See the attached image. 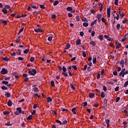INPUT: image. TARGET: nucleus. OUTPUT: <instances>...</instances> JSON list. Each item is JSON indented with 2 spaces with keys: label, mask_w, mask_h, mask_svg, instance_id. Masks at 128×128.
<instances>
[{
  "label": "nucleus",
  "mask_w": 128,
  "mask_h": 128,
  "mask_svg": "<svg viewBox=\"0 0 128 128\" xmlns=\"http://www.w3.org/2000/svg\"><path fill=\"white\" fill-rule=\"evenodd\" d=\"M28 73L32 76H34L36 74V69L30 68L28 70Z\"/></svg>",
  "instance_id": "f257e3e1"
},
{
  "label": "nucleus",
  "mask_w": 128,
  "mask_h": 128,
  "mask_svg": "<svg viewBox=\"0 0 128 128\" xmlns=\"http://www.w3.org/2000/svg\"><path fill=\"white\" fill-rule=\"evenodd\" d=\"M0 74H7L8 72V71L7 70H6V68H2V70L0 71Z\"/></svg>",
  "instance_id": "f03ea898"
},
{
  "label": "nucleus",
  "mask_w": 128,
  "mask_h": 128,
  "mask_svg": "<svg viewBox=\"0 0 128 128\" xmlns=\"http://www.w3.org/2000/svg\"><path fill=\"white\" fill-rule=\"evenodd\" d=\"M107 16L108 18L110 17V6L107 9Z\"/></svg>",
  "instance_id": "7ed1b4c3"
},
{
  "label": "nucleus",
  "mask_w": 128,
  "mask_h": 128,
  "mask_svg": "<svg viewBox=\"0 0 128 128\" xmlns=\"http://www.w3.org/2000/svg\"><path fill=\"white\" fill-rule=\"evenodd\" d=\"M2 84H6V86H12L11 84H8V81L3 80V81H2Z\"/></svg>",
  "instance_id": "20e7f679"
},
{
  "label": "nucleus",
  "mask_w": 128,
  "mask_h": 128,
  "mask_svg": "<svg viewBox=\"0 0 128 128\" xmlns=\"http://www.w3.org/2000/svg\"><path fill=\"white\" fill-rule=\"evenodd\" d=\"M8 106H12V100H8Z\"/></svg>",
  "instance_id": "39448f33"
},
{
  "label": "nucleus",
  "mask_w": 128,
  "mask_h": 128,
  "mask_svg": "<svg viewBox=\"0 0 128 128\" xmlns=\"http://www.w3.org/2000/svg\"><path fill=\"white\" fill-rule=\"evenodd\" d=\"M90 44L92 46H94L96 44V43L94 41L92 40L91 42H90Z\"/></svg>",
  "instance_id": "423d86ee"
},
{
  "label": "nucleus",
  "mask_w": 128,
  "mask_h": 128,
  "mask_svg": "<svg viewBox=\"0 0 128 128\" xmlns=\"http://www.w3.org/2000/svg\"><path fill=\"white\" fill-rule=\"evenodd\" d=\"M110 120H106V123L107 124V127L109 128L110 126Z\"/></svg>",
  "instance_id": "0eeeda50"
},
{
  "label": "nucleus",
  "mask_w": 128,
  "mask_h": 128,
  "mask_svg": "<svg viewBox=\"0 0 128 128\" xmlns=\"http://www.w3.org/2000/svg\"><path fill=\"white\" fill-rule=\"evenodd\" d=\"M2 23H3L4 25H7L8 24V22L6 20H0Z\"/></svg>",
  "instance_id": "6e6552de"
},
{
  "label": "nucleus",
  "mask_w": 128,
  "mask_h": 128,
  "mask_svg": "<svg viewBox=\"0 0 128 128\" xmlns=\"http://www.w3.org/2000/svg\"><path fill=\"white\" fill-rule=\"evenodd\" d=\"M81 44V40L80 39H78L76 42V45H80Z\"/></svg>",
  "instance_id": "1a4fd4ad"
},
{
  "label": "nucleus",
  "mask_w": 128,
  "mask_h": 128,
  "mask_svg": "<svg viewBox=\"0 0 128 128\" xmlns=\"http://www.w3.org/2000/svg\"><path fill=\"white\" fill-rule=\"evenodd\" d=\"M95 96V94L94 93H90L89 94V97L91 98H93Z\"/></svg>",
  "instance_id": "9d476101"
},
{
  "label": "nucleus",
  "mask_w": 128,
  "mask_h": 128,
  "mask_svg": "<svg viewBox=\"0 0 128 128\" xmlns=\"http://www.w3.org/2000/svg\"><path fill=\"white\" fill-rule=\"evenodd\" d=\"M2 60L5 62H8V60H10V58H8L7 57L6 58H2Z\"/></svg>",
  "instance_id": "9b49d317"
},
{
  "label": "nucleus",
  "mask_w": 128,
  "mask_h": 128,
  "mask_svg": "<svg viewBox=\"0 0 128 128\" xmlns=\"http://www.w3.org/2000/svg\"><path fill=\"white\" fill-rule=\"evenodd\" d=\"M72 112L74 114H76V108H74L72 109Z\"/></svg>",
  "instance_id": "f8f14e48"
},
{
  "label": "nucleus",
  "mask_w": 128,
  "mask_h": 128,
  "mask_svg": "<svg viewBox=\"0 0 128 128\" xmlns=\"http://www.w3.org/2000/svg\"><path fill=\"white\" fill-rule=\"evenodd\" d=\"M116 46H119V47H121L122 45L121 44L118 42V40H116Z\"/></svg>",
  "instance_id": "ddd939ff"
},
{
  "label": "nucleus",
  "mask_w": 128,
  "mask_h": 128,
  "mask_svg": "<svg viewBox=\"0 0 128 128\" xmlns=\"http://www.w3.org/2000/svg\"><path fill=\"white\" fill-rule=\"evenodd\" d=\"M128 74V70H126L122 74V78H124V75H126Z\"/></svg>",
  "instance_id": "4468645a"
},
{
  "label": "nucleus",
  "mask_w": 128,
  "mask_h": 128,
  "mask_svg": "<svg viewBox=\"0 0 128 128\" xmlns=\"http://www.w3.org/2000/svg\"><path fill=\"white\" fill-rule=\"evenodd\" d=\"M125 70H126V68H123L119 74L120 76H122V74L125 72Z\"/></svg>",
  "instance_id": "2eb2a0df"
},
{
  "label": "nucleus",
  "mask_w": 128,
  "mask_h": 128,
  "mask_svg": "<svg viewBox=\"0 0 128 128\" xmlns=\"http://www.w3.org/2000/svg\"><path fill=\"white\" fill-rule=\"evenodd\" d=\"M66 10H67L68 11V12H71V11L72 10V7H70V6H68V8H66Z\"/></svg>",
  "instance_id": "dca6fc26"
},
{
  "label": "nucleus",
  "mask_w": 128,
  "mask_h": 128,
  "mask_svg": "<svg viewBox=\"0 0 128 128\" xmlns=\"http://www.w3.org/2000/svg\"><path fill=\"white\" fill-rule=\"evenodd\" d=\"M16 110L18 111L19 112V113H22V108H16Z\"/></svg>",
  "instance_id": "f3484780"
},
{
  "label": "nucleus",
  "mask_w": 128,
  "mask_h": 128,
  "mask_svg": "<svg viewBox=\"0 0 128 128\" xmlns=\"http://www.w3.org/2000/svg\"><path fill=\"white\" fill-rule=\"evenodd\" d=\"M100 12H102L103 9V4H102V3H100Z\"/></svg>",
  "instance_id": "a211bd4d"
},
{
  "label": "nucleus",
  "mask_w": 128,
  "mask_h": 128,
  "mask_svg": "<svg viewBox=\"0 0 128 128\" xmlns=\"http://www.w3.org/2000/svg\"><path fill=\"white\" fill-rule=\"evenodd\" d=\"M52 102V98H51L50 97H48V98H47V102Z\"/></svg>",
  "instance_id": "6ab92c4d"
},
{
  "label": "nucleus",
  "mask_w": 128,
  "mask_h": 128,
  "mask_svg": "<svg viewBox=\"0 0 128 128\" xmlns=\"http://www.w3.org/2000/svg\"><path fill=\"white\" fill-rule=\"evenodd\" d=\"M70 46V44L69 43L66 44V50H68Z\"/></svg>",
  "instance_id": "aec40b11"
},
{
  "label": "nucleus",
  "mask_w": 128,
  "mask_h": 128,
  "mask_svg": "<svg viewBox=\"0 0 128 128\" xmlns=\"http://www.w3.org/2000/svg\"><path fill=\"white\" fill-rule=\"evenodd\" d=\"M5 126H12V124H10V122L9 121L8 123L5 124Z\"/></svg>",
  "instance_id": "412c9836"
},
{
  "label": "nucleus",
  "mask_w": 128,
  "mask_h": 128,
  "mask_svg": "<svg viewBox=\"0 0 128 128\" xmlns=\"http://www.w3.org/2000/svg\"><path fill=\"white\" fill-rule=\"evenodd\" d=\"M2 12L4 14H8V10H6V8H4L2 10Z\"/></svg>",
  "instance_id": "4be33fe9"
},
{
  "label": "nucleus",
  "mask_w": 128,
  "mask_h": 128,
  "mask_svg": "<svg viewBox=\"0 0 128 128\" xmlns=\"http://www.w3.org/2000/svg\"><path fill=\"white\" fill-rule=\"evenodd\" d=\"M58 4H59V2H58V0H56L55 1V2H54V6H56L58 5Z\"/></svg>",
  "instance_id": "5701e85b"
},
{
  "label": "nucleus",
  "mask_w": 128,
  "mask_h": 128,
  "mask_svg": "<svg viewBox=\"0 0 128 128\" xmlns=\"http://www.w3.org/2000/svg\"><path fill=\"white\" fill-rule=\"evenodd\" d=\"M34 92H39V90H38V88H34Z\"/></svg>",
  "instance_id": "b1692460"
},
{
  "label": "nucleus",
  "mask_w": 128,
  "mask_h": 128,
  "mask_svg": "<svg viewBox=\"0 0 128 128\" xmlns=\"http://www.w3.org/2000/svg\"><path fill=\"white\" fill-rule=\"evenodd\" d=\"M104 103L106 104V106H107L108 100L106 98H104Z\"/></svg>",
  "instance_id": "393cba45"
},
{
  "label": "nucleus",
  "mask_w": 128,
  "mask_h": 128,
  "mask_svg": "<svg viewBox=\"0 0 128 128\" xmlns=\"http://www.w3.org/2000/svg\"><path fill=\"white\" fill-rule=\"evenodd\" d=\"M96 21H97V20H94V22H92L90 24L91 26H93L94 24H96Z\"/></svg>",
  "instance_id": "a878e982"
},
{
  "label": "nucleus",
  "mask_w": 128,
  "mask_h": 128,
  "mask_svg": "<svg viewBox=\"0 0 128 128\" xmlns=\"http://www.w3.org/2000/svg\"><path fill=\"white\" fill-rule=\"evenodd\" d=\"M5 95L6 96L7 98L10 97V92L6 93Z\"/></svg>",
  "instance_id": "bb28decb"
},
{
  "label": "nucleus",
  "mask_w": 128,
  "mask_h": 128,
  "mask_svg": "<svg viewBox=\"0 0 128 128\" xmlns=\"http://www.w3.org/2000/svg\"><path fill=\"white\" fill-rule=\"evenodd\" d=\"M1 88L3 90H8V87H6V86H4L1 87Z\"/></svg>",
  "instance_id": "cd10ccee"
},
{
  "label": "nucleus",
  "mask_w": 128,
  "mask_h": 128,
  "mask_svg": "<svg viewBox=\"0 0 128 128\" xmlns=\"http://www.w3.org/2000/svg\"><path fill=\"white\" fill-rule=\"evenodd\" d=\"M5 7L6 9H8L10 10V5H6Z\"/></svg>",
  "instance_id": "c85d7f7f"
},
{
  "label": "nucleus",
  "mask_w": 128,
  "mask_h": 128,
  "mask_svg": "<svg viewBox=\"0 0 128 128\" xmlns=\"http://www.w3.org/2000/svg\"><path fill=\"white\" fill-rule=\"evenodd\" d=\"M10 112H6V111L3 112V114L4 115H8V114H10Z\"/></svg>",
  "instance_id": "c756f323"
},
{
  "label": "nucleus",
  "mask_w": 128,
  "mask_h": 128,
  "mask_svg": "<svg viewBox=\"0 0 128 128\" xmlns=\"http://www.w3.org/2000/svg\"><path fill=\"white\" fill-rule=\"evenodd\" d=\"M102 17V15L100 14H98L97 16H96V18H101Z\"/></svg>",
  "instance_id": "7c9ffc66"
},
{
  "label": "nucleus",
  "mask_w": 128,
  "mask_h": 128,
  "mask_svg": "<svg viewBox=\"0 0 128 128\" xmlns=\"http://www.w3.org/2000/svg\"><path fill=\"white\" fill-rule=\"evenodd\" d=\"M101 97L102 98H104L105 97V94H104V92H102V94H101Z\"/></svg>",
  "instance_id": "2f4dec72"
},
{
  "label": "nucleus",
  "mask_w": 128,
  "mask_h": 128,
  "mask_svg": "<svg viewBox=\"0 0 128 128\" xmlns=\"http://www.w3.org/2000/svg\"><path fill=\"white\" fill-rule=\"evenodd\" d=\"M51 86H52V87H54V86H55V84H54V81H53V80H52V81H51Z\"/></svg>",
  "instance_id": "473e14b6"
},
{
  "label": "nucleus",
  "mask_w": 128,
  "mask_h": 128,
  "mask_svg": "<svg viewBox=\"0 0 128 128\" xmlns=\"http://www.w3.org/2000/svg\"><path fill=\"white\" fill-rule=\"evenodd\" d=\"M32 115H30L28 118H27V120H32Z\"/></svg>",
  "instance_id": "72a5a7b5"
},
{
  "label": "nucleus",
  "mask_w": 128,
  "mask_h": 128,
  "mask_svg": "<svg viewBox=\"0 0 128 128\" xmlns=\"http://www.w3.org/2000/svg\"><path fill=\"white\" fill-rule=\"evenodd\" d=\"M88 24L87 22H84L83 24V26H84V27H88Z\"/></svg>",
  "instance_id": "f704fd0d"
},
{
  "label": "nucleus",
  "mask_w": 128,
  "mask_h": 128,
  "mask_svg": "<svg viewBox=\"0 0 128 128\" xmlns=\"http://www.w3.org/2000/svg\"><path fill=\"white\" fill-rule=\"evenodd\" d=\"M56 122L58 123V124H60V125H62V123L61 122L60 120H56Z\"/></svg>",
  "instance_id": "c9c22d12"
},
{
  "label": "nucleus",
  "mask_w": 128,
  "mask_h": 128,
  "mask_svg": "<svg viewBox=\"0 0 128 128\" xmlns=\"http://www.w3.org/2000/svg\"><path fill=\"white\" fill-rule=\"evenodd\" d=\"M30 61L31 62H34V58L32 56V57L30 58Z\"/></svg>",
  "instance_id": "e433bc0d"
},
{
  "label": "nucleus",
  "mask_w": 128,
  "mask_h": 128,
  "mask_svg": "<svg viewBox=\"0 0 128 128\" xmlns=\"http://www.w3.org/2000/svg\"><path fill=\"white\" fill-rule=\"evenodd\" d=\"M29 49H26L24 50V53L25 54H27L28 53V52H29Z\"/></svg>",
  "instance_id": "4c0bfd02"
},
{
  "label": "nucleus",
  "mask_w": 128,
  "mask_h": 128,
  "mask_svg": "<svg viewBox=\"0 0 128 128\" xmlns=\"http://www.w3.org/2000/svg\"><path fill=\"white\" fill-rule=\"evenodd\" d=\"M126 39H127V38L126 37V36H124V38H123L122 40V42H125V41L126 40Z\"/></svg>",
  "instance_id": "58836bf2"
},
{
  "label": "nucleus",
  "mask_w": 128,
  "mask_h": 128,
  "mask_svg": "<svg viewBox=\"0 0 128 128\" xmlns=\"http://www.w3.org/2000/svg\"><path fill=\"white\" fill-rule=\"evenodd\" d=\"M82 22H88L87 19H86V18H83L82 19Z\"/></svg>",
  "instance_id": "ea45409f"
},
{
  "label": "nucleus",
  "mask_w": 128,
  "mask_h": 128,
  "mask_svg": "<svg viewBox=\"0 0 128 128\" xmlns=\"http://www.w3.org/2000/svg\"><path fill=\"white\" fill-rule=\"evenodd\" d=\"M70 88H71L73 90H74L75 89V87L72 84H70Z\"/></svg>",
  "instance_id": "a19ab883"
},
{
  "label": "nucleus",
  "mask_w": 128,
  "mask_h": 128,
  "mask_svg": "<svg viewBox=\"0 0 128 128\" xmlns=\"http://www.w3.org/2000/svg\"><path fill=\"white\" fill-rule=\"evenodd\" d=\"M92 62L94 64L96 63V58H93Z\"/></svg>",
  "instance_id": "79ce46f5"
},
{
  "label": "nucleus",
  "mask_w": 128,
  "mask_h": 128,
  "mask_svg": "<svg viewBox=\"0 0 128 128\" xmlns=\"http://www.w3.org/2000/svg\"><path fill=\"white\" fill-rule=\"evenodd\" d=\"M87 105L88 103L86 102H84L82 104V106L84 107L87 106Z\"/></svg>",
  "instance_id": "37998d69"
},
{
  "label": "nucleus",
  "mask_w": 128,
  "mask_h": 128,
  "mask_svg": "<svg viewBox=\"0 0 128 128\" xmlns=\"http://www.w3.org/2000/svg\"><path fill=\"white\" fill-rule=\"evenodd\" d=\"M99 38L100 40H104L103 36L102 35L100 36Z\"/></svg>",
  "instance_id": "c03bdc74"
},
{
  "label": "nucleus",
  "mask_w": 128,
  "mask_h": 128,
  "mask_svg": "<svg viewBox=\"0 0 128 128\" xmlns=\"http://www.w3.org/2000/svg\"><path fill=\"white\" fill-rule=\"evenodd\" d=\"M120 28V24H118L116 25V29L117 30H119Z\"/></svg>",
  "instance_id": "a18cd8bd"
},
{
  "label": "nucleus",
  "mask_w": 128,
  "mask_h": 128,
  "mask_svg": "<svg viewBox=\"0 0 128 128\" xmlns=\"http://www.w3.org/2000/svg\"><path fill=\"white\" fill-rule=\"evenodd\" d=\"M128 86V81H126V82H125L124 87V88H126V87Z\"/></svg>",
  "instance_id": "49530a36"
},
{
  "label": "nucleus",
  "mask_w": 128,
  "mask_h": 128,
  "mask_svg": "<svg viewBox=\"0 0 128 128\" xmlns=\"http://www.w3.org/2000/svg\"><path fill=\"white\" fill-rule=\"evenodd\" d=\"M72 68L74 69V70H76L77 69H78L76 66H72Z\"/></svg>",
  "instance_id": "de8ad7c7"
},
{
  "label": "nucleus",
  "mask_w": 128,
  "mask_h": 128,
  "mask_svg": "<svg viewBox=\"0 0 128 128\" xmlns=\"http://www.w3.org/2000/svg\"><path fill=\"white\" fill-rule=\"evenodd\" d=\"M62 70L64 72H65L66 71V68L64 66L62 67Z\"/></svg>",
  "instance_id": "09e8293b"
},
{
  "label": "nucleus",
  "mask_w": 128,
  "mask_h": 128,
  "mask_svg": "<svg viewBox=\"0 0 128 128\" xmlns=\"http://www.w3.org/2000/svg\"><path fill=\"white\" fill-rule=\"evenodd\" d=\"M90 12L91 14H94L96 13V12L94 10H90Z\"/></svg>",
  "instance_id": "8fccbe9b"
},
{
  "label": "nucleus",
  "mask_w": 128,
  "mask_h": 128,
  "mask_svg": "<svg viewBox=\"0 0 128 128\" xmlns=\"http://www.w3.org/2000/svg\"><path fill=\"white\" fill-rule=\"evenodd\" d=\"M61 110L64 112H68V110L67 109H64V108H62Z\"/></svg>",
  "instance_id": "3c124183"
},
{
  "label": "nucleus",
  "mask_w": 128,
  "mask_h": 128,
  "mask_svg": "<svg viewBox=\"0 0 128 128\" xmlns=\"http://www.w3.org/2000/svg\"><path fill=\"white\" fill-rule=\"evenodd\" d=\"M52 36H50V37H48V41H50V42L52 41Z\"/></svg>",
  "instance_id": "603ef678"
},
{
  "label": "nucleus",
  "mask_w": 128,
  "mask_h": 128,
  "mask_svg": "<svg viewBox=\"0 0 128 128\" xmlns=\"http://www.w3.org/2000/svg\"><path fill=\"white\" fill-rule=\"evenodd\" d=\"M76 20L78 21V22H79L80 20V16H76Z\"/></svg>",
  "instance_id": "864d4df0"
},
{
  "label": "nucleus",
  "mask_w": 128,
  "mask_h": 128,
  "mask_svg": "<svg viewBox=\"0 0 128 128\" xmlns=\"http://www.w3.org/2000/svg\"><path fill=\"white\" fill-rule=\"evenodd\" d=\"M118 0H115L114 4L116 6H118Z\"/></svg>",
  "instance_id": "5fc2aeb1"
},
{
  "label": "nucleus",
  "mask_w": 128,
  "mask_h": 128,
  "mask_svg": "<svg viewBox=\"0 0 128 128\" xmlns=\"http://www.w3.org/2000/svg\"><path fill=\"white\" fill-rule=\"evenodd\" d=\"M82 55H83V56H84V58H86V53L85 52H82Z\"/></svg>",
  "instance_id": "6e6d98bb"
},
{
  "label": "nucleus",
  "mask_w": 128,
  "mask_h": 128,
  "mask_svg": "<svg viewBox=\"0 0 128 128\" xmlns=\"http://www.w3.org/2000/svg\"><path fill=\"white\" fill-rule=\"evenodd\" d=\"M120 97H118V98H116V102H118L120 101Z\"/></svg>",
  "instance_id": "4d7b16f0"
},
{
  "label": "nucleus",
  "mask_w": 128,
  "mask_h": 128,
  "mask_svg": "<svg viewBox=\"0 0 128 128\" xmlns=\"http://www.w3.org/2000/svg\"><path fill=\"white\" fill-rule=\"evenodd\" d=\"M62 74L64 75L66 77H67L68 76V74L66 72H64Z\"/></svg>",
  "instance_id": "13d9d810"
},
{
  "label": "nucleus",
  "mask_w": 128,
  "mask_h": 128,
  "mask_svg": "<svg viewBox=\"0 0 128 128\" xmlns=\"http://www.w3.org/2000/svg\"><path fill=\"white\" fill-rule=\"evenodd\" d=\"M67 123H68V121H67V120H64V121L62 123V125H65V124H66Z\"/></svg>",
  "instance_id": "bf43d9fd"
},
{
  "label": "nucleus",
  "mask_w": 128,
  "mask_h": 128,
  "mask_svg": "<svg viewBox=\"0 0 128 128\" xmlns=\"http://www.w3.org/2000/svg\"><path fill=\"white\" fill-rule=\"evenodd\" d=\"M40 8H41V9H42V10H44L45 9V7H44V5H40Z\"/></svg>",
  "instance_id": "052dcab7"
},
{
  "label": "nucleus",
  "mask_w": 128,
  "mask_h": 128,
  "mask_svg": "<svg viewBox=\"0 0 128 128\" xmlns=\"http://www.w3.org/2000/svg\"><path fill=\"white\" fill-rule=\"evenodd\" d=\"M103 90H104V92H106V90H107V88H106V86H103Z\"/></svg>",
  "instance_id": "680f3d73"
},
{
  "label": "nucleus",
  "mask_w": 128,
  "mask_h": 128,
  "mask_svg": "<svg viewBox=\"0 0 128 128\" xmlns=\"http://www.w3.org/2000/svg\"><path fill=\"white\" fill-rule=\"evenodd\" d=\"M56 18V14H52V19H54V18Z\"/></svg>",
  "instance_id": "e2e57ef3"
},
{
  "label": "nucleus",
  "mask_w": 128,
  "mask_h": 128,
  "mask_svg": "<svg viewBox=\"0 0 128 128\" xmlns=\"http://www.w3.org/2000/svg\"><path fill=\"white\" fill-rule=\"evenodd\" d=\"M119 88H120L119 86H117L116 88H114V90H115L116 92H118V91L119 90Z\"/></svg>",
  "instance_id": "0e129e2a"
},
{
  "label": "nucleus",
  "mask_w": 128,
  "mask_h": 128,
  "mask_svg": "<svg viewBox=\"0 0 128 128\" xmlns=\"http://www.w3.org/2000/svg\"><path fill=\"white\" fill-rule=\"evenodd\" d=\"M120 64H124V60H122L120 62Z\"/></svg>",
  "instance_id": "69168bd1"
},
{
  "label": "nucleus",
  "mask_w": 128,
  "mask_h": 128,
  "mask_svg": "<svg viewBox=\"0 0 128 128\" xmlns=\"http://www.w3.org/2000/svg\"><path fill=\"white\" fill-rule=\"evenodd\" d=\"M113 74H114V76H117V74H118V72H117L116 71H114V72H113Z\"/></svg>",
  "instance_id": "338daca9"
},
{
  "label": "nucleus",
  "mask_w": 128,
  "mask_h": 128,
  "mask_svg": "<svg viewBox=\"0 0 128 128\" xmlns=\"http://www.w3.org/2000/svg\"><path fill=\"white\" fill-rule=\"evenodd\" d=\"M37 106H38V104H36L34 105V106H33V108L34 109L36 108H37Z\"/></svg>",
  "instance_id": "774afa93"
}]
</instances>
